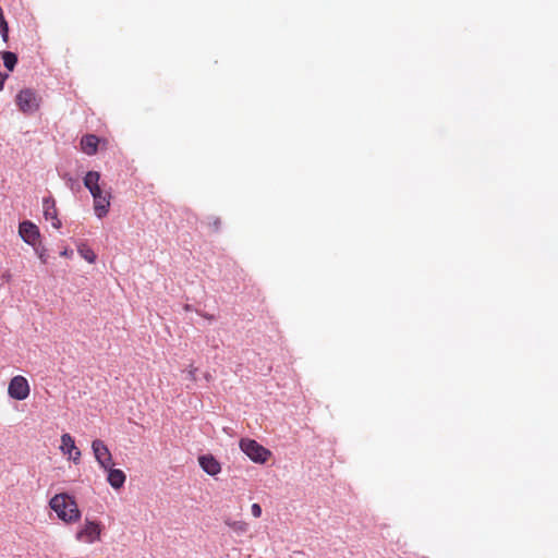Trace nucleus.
Instances as JSON below:
<instances>
[{
  "label": "nucleus",
  "instance_id": "obj_1",
  "mask_svg": "<svg viewBox=\"0 0 558 558\" xmlns=\"http://www.w3.org/2000/svg\"><path fill=\"white\" fill-rule=\"evenodd\" d=\"M85 187L90 192L94 199V211L98 218L107 216L110 208L111 194L100 186V173L88 171L83 179Z\"/></svg>",
  "mask_w": 558,
  "mask_h": 558
},
{
  "label": "nucleus",
  "instance_id": "obj_2",
  "mask_svg": "<svg viewBox=\"0 0 558 558\" xmlns=\"http://www.w3.org/2000/svg\"><path fill=\"white\" fill-rule=\"evenodd\" d=\"M49 506L57 513L58 518L68 524L77 522L81 519V510L75 497L69 493L54 495L50 499Z\"/></svg>",
  "mask_w": 558,
  "mask_h": 558
},
{
  "label": "nucleus",
  "instance_id": "obj_3",
  "mask_svg": "<svg viewBox=\"0 0 558 558\" xmlns=\"http://www.w3.org/2000/svg\"><path fill=\"white\" fill-rule=\"evenodd\" d=\"M239 445L242 452L245 453L255 463L264 464L271 456L269 449L254 439L242 438Z\"/></svg>",
  "mask_w": 558,
  "mask_h": 558
},
{
  "label": "nucleus",
  "instance_id": "obj_4",
  "mask_svg": "<svg viewBox=\"0 0 558 558\" xmlns=\"http://www.w3.org/2000/svg\"><path fill=\"white\" fill-rule=\"evenodd\" d=\"M15 101L23 113L31 114L39 109L41 97H39L35 90L25 88L19 92Z\"/></svg>",
  "mask_w": 558,
  "mask_h": 558
},
{
  "label": "nucleus",
  "instance_id": "obj_5",
  "mask_svg": "<svg viewBox=\"0 0 558 558\" xmlns=\"http://www.w3.org/2000/svg\"><path fill=\"white\" fill-rule=\"evenodd\" d=\"M8 395L10 398L23 401L29 396V385L25 377L17 375L14 376L8 387Z\"/></svg>",
  "mask_w": 558,
  "mask_h": 558
},
{
  "label": "nucleus",
  "instance_id": "obj_6",
  "mask_svg": "<svg viewBox=\"0 0 558 558\" xmlns=\"http://www.w3.org/2000/svg\"><path fill=\"white\" fill-rule=\"evenodd\" d=\"M101 523L95 520L86 519L84 526L77 531L76 538L82 541L85 538L87 543H94L99 539L101 533Z\"/></svg>",
  "mask_w": 558,
  "mask_h": 558
},
{
  "label": "nucleus",
  "instance_id": "obj_7",
  "mask_svg": "<svg viewBox=\"0 0 558 558\" xmlns=\"http://www.w3.org/2000/svg\"><path fill=\"white\" fill-rule=\"evenodd\" d=\"M92 449L96 461L104 470H107L112 462V456L107 445L100 439H95L92 442Z\"/></svg>",
  "mask_w": 558,
  "mask_h": 558
},
{
  "label": "nucleus",
  "instance_id": "obj_8",
  "mask_svg": "<svg viewBox=\"0 0 558 558\" xmlns=\"http://www.w3.org/2000/svg\"><path fill=\"white\" fill-rule=\"evenodd\" d=\"M19 233L21 238L29 245H36L39 240V229L31 221H23L20 223Z\"/></svg>",
  "mask_w": 558,
  "mask_h": 558
},
{
  "label": "nucleus",
  "instance_id": "obj_9",
  "mask_svg": "<svg viewBox=\"0 0 558 558\" xmlns=\"http://www.w3.org/2000/svg\"><path fill=\"white\" fill-rule=\"evenodd\" d=\"M198 463L202 470L210 476L221 472L220 462L211 453L198 456Z\"/></svg>",
  "mask_w": 558,
  "mask_h": 558
},
{
  "label": "nucleus",
  "instance_id": "obj_10",
  "mask_svg": "<svg viewBox=\"0 0 558 558\" xmlns=\"http://www.w3.org/2000/svg\"><path fill=\"white\" fill-rule=\"evenodd\" d=\"M44 216L47 221L51 222L54 229L61 228V220L58 218V209L52 198H45L43 202Z\"/></svg>",
  "mask_w": 558,
  "mask_h": 558
},
{
  "label": "nucleus",
  "instance_id": "obj_11",
  "mask_svg": "<svg viewBox=\"0 0 558 558\" xmlns=\"http://www.w3.org/2000/svg\"><path fill=\"white\" fill-rule=\"evenodd\" d=\"M106 471H107V481L112 488L120 489L124 486L126 476L122 470L111 468V464H110Z\"/></svg>",
  "mask_w": 558,
  "mask_h": 558
},
{
  "label": "nucleus",
  "instance_id": "obj_12",
  "mask_svg": "<svg viewBox=\"0 0 558 558\" xmlns=\"http://www.w3.org/2000/svg\"><path fill=\"white\" fill-rule=\"evenodd\" d=\"M99 142V137L94 134L84 135L81 140V148L86 155L93 156L97 153Z\"/></svg>",
  "mask_w": 558,
  "mask_h": 558
},
{
  "label": "nucleus",
  "instance_id": "obj_13",
  "mask_svg": "<svg viewBox=\"0 0 558 558\" xmlns=\"http://www.w3.org/2000/svg\"><path fill=\"white\" fill-rule=\"evenodd\" d=\"M60 449L64 454L69 456H71L73 450L76 449L74 438L70 434L65 433L61 436Z\"/></svg>",
  "mask_w": 558,
  "mask_h": 558
},
{
  "label": "nucleus",
  "instance_id": "obj_14",
  "mask_svg": "<svg viewBox=\"0 0 558 558\" xmlns=\"http://www.w3.org/2000/svg\"><path fill=\"white\" fill-rule=\"evenodd\" d=\"M2 60H3V64L4 66L9 70V71H13L16 63H17V57L14 52H11V51H4L2 53Z\"/></svg>",
  "mask_w": 558,
  "mask_h": 558
},
{
  "label": "nucleus",
  "instance_id": "obj_15",
  "mask_svg": "<svg viewBox=\"0 0 558 558\" xmlns=\"http://www.w3.org/2000/svg\"><path fill=\"white\" fill-rule=\"evenodd\" d=\"M77 251L85 260H87L90 264L95 263L97 256L90 247L82 244L81 246H78Z\"/></svg>",
  "mask_w": 558,
  "mask_h": 558
},
{
  "label": "nucleus",
  "instance_id": "obj_16",
  "mask_svg": "<svg viewBox=\"0 0 558 558\" xmlns=\"http://www.w3.org/2000/svg\"><path fill=\"white\" fill-rule=\"evenodd\" d=\"M252 514L254 518H259L262 515V507L259 504H253L251 508Z\"/></svg>",
  "mask_w": 558,
  "mask_h": 558
},
{
  "label": "nucleus",
  "instance_id": "obj_17",
  "mask_svg": "<svg viewBox=\"0 0 558 558\" xmlns=\"http://www.w3.org/2000/svg\"><path fill=\"white\" fill-rule=\"evenodd\" d=\"M74 456H70V458L73 460L74 463H77L81 457V451L76 448L73 450Z\"/></svg>",
  "mask_w": 558,
  "mask_h": 558
},
{
  "label": "nucleus",
  "instance_id": "obj_18",
  "mask_svg": "<svg viewBox=\"0 0 558 558\" xmlns=\"http://www.w3.org/2000/svg\"><path fill=\"white\" fill-rule=\"evenodd\" d=\"M8 78V74L0 73V90L3 88L4 82Z\"/></svg>",
  "mask_w": 558,
  "mask_h": 558
},
{
  "label": "nucleus",
  "instance_id": "obj_19",
  "mask_svg": "<svg viewBox=\"0 0 558 558\" xmlns=\"http://www.w3.org/2000/svg\"><path fill=\"white\" fill-rule=\"evenodd\" d=\"M2 279L5 280L7 282H10L11 279H12V275L10 274V271H5L3 275H2Z\"/></svg>",
  "mask_w": 558,
  "mask_h": 558
}]
</instances>
